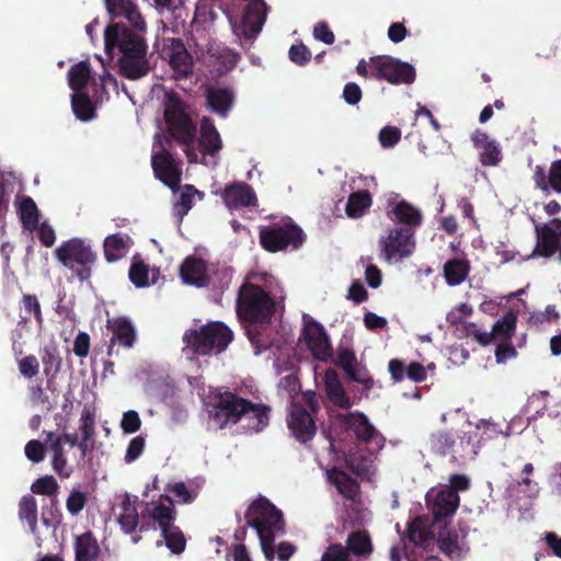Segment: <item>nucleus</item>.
<instances>
[{"instance_id":"obj_58","label":"nucleus","mask_w":561,"mask_h":561,"mask_svg":"<svg viewBox=\"0 0 561 561\" xmlns=\"http://www.w3.org/2000/svg\"><path fill=\"white\" fill-rule=\"evenodd\" d=\"M401 138V130L394 126H386L379 133V141L383 148L393 147Z\"/></svg>"},{"instance_id":"obj_1","label":"nucleus","mask_w":561,"mask_h":561,"mask_svg":"<svg viewBox=\"0 0 561 561\" xmlns=\"http://www.w3.org/2000/svg\"><path fill=\"white\" fill-rule=\"evenodd\" d=\"M244 518L247 525L255 529L265 558L272 560L275 536L285 533L282 511L266 497L260 496L249 505Z\"/></svg>"},{"instance_id":"obj_13","label":"nucleus","mask_w":561,"mask_h":561,"mask_svg":"<svg viewBox=\"0 0 561 561\" xmlns=\"http://www.w3.org/2000/svg\"><path fill=\"white\" fill-rule=\"evenodd\" d=\"M163 59L168 60L176 79H184L193 72V58L180 38H170L161 50Z\"/></svg>"},{"instance_id":"obj_31","label":"nucleus","mask_w":561,"mask_h":561,"mask_svg":"<svg viewBox=\"0 0 561 561\" xmlns=\"http://www.w3.org/2000/svg\"><path fill=\"white\" fill-rule=\"evenodd\" d=\"M161 500L167 501L170 505L152 502L147 504L146 512L154 522L158 523L161 533H168V528L173 526V522L175 519V511L172 507L174 500L168 494L161 495Z\"/></svg>"},{"instance_id":"obj_7","label":"nucleus","mask_w":561,"mask_h":561,"mask_svg":"<svg viewBox=\"0 0 561 561\" xmlns=\"http://www.w3.org/2000/svg\"><path fill=\"white\" fill-rule=\"evenodd\" d=\"M54 256L81 282L90 279L92 267L98 260V254L91 244L81 238H71L61 242L54 250Z\"/></svg>"},{"instance_id":"obj_30","label":"nucleus","mask_w":561,"mask_h":561,"mask_svg":"<svg viewBox=\"0 0 561 561\" xmlns=\"http://www.w3.org/2000/svg\"><path fill=\"white\" fill-rule=\"evenodd\" d=\"M119 73L129 79L137 80L147 76L150 71L147 55H126L118 59Z\"/></svg>"},{"instance_id":"obj_60","label":"nucleus","mask_w":561,"mask_h":561,"mask_svg":"<svg viewBox=\"0 0 561 561\" xmlns=\"http://www.w3.org/2000/svg\"><path fill=\"white\" fill-rule=\"evenodd\" d=\"M94 426H95V416L92 411L84 408L81 414V425L80 431L84 440H90L94 435Z\"/></svg>"},{"instance_id":"obj_61","label":"nucleus","mask_w":561,"mask_h":561,"mask_svg":"<svg viewBox=\"0 0 561 561\" xmlns=\"http://www.w3.org/2000/svg\"><path fill=\"white\" fill-rule=\"evenodd\" d=\"M140 426L141 420L136 411L129 410L123 414L121 427L124 431V433H136L140 428Z\"/></svg>"},{"instance_id":"obj_41","label":"nucleus","mask_w":561,"mask_h":561,"mask_svg":"<svg viewBox=\"0 0 561 561\" xmlns=\"http://www.w3.org/2000/svg\"><path fill=\"white\" fill-rule=\"evenodd\" d=\"M18 215L24 229L35 230L39 222V210L34 199L30 196L21 198Z\"/></svg>"},{"instance_id":"obj_64","label":"nucleus","mask_w":561,"mask_h":561,"mask_svg":"<svg viewBox=\"0 0 561 561\" xmlns=\"http://www.w3.org/2000/svg\"><path fill=\"white\" fill-rule=\"evenodd\" d=\"M517 356V351L512 344L508 342H500L495 350V358L496 363L502 364L506 363L508 359L515 358Z\"/></svg>"},{"instance_id":"obj_33","label":"nucleus","mask_w":561,"mask_h":561,"mask_svg":"<svg viewBox=\"0 0 561 561\" xmlns=\"http://www.w3.org/2000/svg\"><path fill=\"white\" fill-rule=\"evenodd\" d=\"M206 101L214 113L226 117L233 105L234 95L229 88H208L206 90Z\"/></svg>"},{"instance_id":"obj_63","label":"nucleus","mask_w":561,"mask_h":561,"mask_svg":"<svg viewBox=\"0 0 561 561\" xmlns=\"http://www.w3.org/2000/svg\"><path fill=\"white\" fill-rule=\"evenodd\" d=\"M165 491L172 493L180 503L188 504L193 501V496L184 482H175L173 484L169 483Z\"/></svg>"},{"instance_id":"obj_18","label":"nucleus","mask_w":561,"mask_h":561,"mask_svg":"<svg viewBox=\"0 0 561 561\" xmlns=\"http://www.w3.org/2000/svg\"><path fill=\"white\" fill-rule=\"evenodd\" d=\"M334 364L341 367L353 381L366 387L373 383L368 370L357 362L356 354L351 347L339 346Z\"/></svg>"},{"instance_id":"obj_48","label":"nucleus","mask_w":561,"mask_h":561,"mask_svg":"<svg viewBox=\"0 0 561 561\" xmlns=\"http://www.w3.org/2000/svg\"><path fill=\"white\" fill-rule=\"evenodd\" d=\"M162 537L165 540L167 547L175 554H180L184 551L186 546V540L184 538L183 533L176 526H171L168 528V533H161Z\"/></svg>"},{"instance_id":"obj_42","label":"nucleus","mask_w":561,"mask_h":561,"mask_svg":"<svg viewBox=\"0 0 561 561\" xmlns=\"http://www.w3.org/2000/svg\"><path fill=\"white\" fill-rule=\"evenodd\" d=\"M128 236H123L121 233L107 236L103 243L104 256L106 261L116 262L123 256H125L128 250Z\"/></svg>"},{"instance_id":"obj_11","label":"nucleus","mask_w":561,"mask_h":561,"mask_svg":"<svg viewBox=\"0 0 561 561\" xmlns=\"http://www.w3.org/2000/svg\"><path fill=\"white\" fill-rule=\"evenodd\" d=\"M380 251L386 261L402 260L415 249L414 230L409 227H393L388 236L379 240Z\"/></svg>"},{"instance_id":"obj_19","label":"nucleus","mask_w":561,"mask_h":561,"mask_svg":"<svg viewBox=\"0 0 561 561\" xmlns=\"http://www.w3.org/2000/svg\"><path fill=\"white\" fill-rule=\"evenodd\" d=\"M267 14V5L264 0H251L244 8L241 19L242 34L247 39H252L261 32Z\"/></svg>"},{"instance_id":"obj_62","label":"nucleus","mask_w":561,"mask_h":561,"mask_svg":"<svg viewBox=\"0 0 561 561\" xmlns=\"http://www.w3.org/2000/svg\"><path fill=\"white\" fill-rule=\"evenodd\" d=\"M321 561H352L343 550L342 543H331L322 553Z\"/></svg>"},{"instance_id":"obj_57","label":"nucleus","mask_w":561,"mask_h":561,"mask_svg":"<svg viewBox=\"0 0 561 561\" xmlns=\"http://www.w3.org/2000/svg\"><path fill=\"white\" fill-rule=\"evenodd\" d=\"M62 520V513L59 508V502L57 497L51 499L50 506L48 510H44L42 513V522L46 526L51 524H60Z\"/></svg>"},{"instance_id":"obj_40","label":"nucleus","mask_w":561,"mask_h":561,"mask_svg":"<svg viewBox=\"0 0 561 561\" xmlns=\"http://www.w3.org/2000/svg\"><path fill=\"white\" fill-rule=\"evenodd\" d=\"M373 198L368 191L362 190L348 196L345 213L350 218H360L371 206Z\"/></svg>"},{"instance_id":"obj_14","label":"nucleus","mask_w":561,"mask_h":561,"mask_svg":"<svg viewBox=\"0 0 561 561\" xmlns=\"http://www.w3.org/2000/svg\"><path fill=\"white\" fill-rule=\"evenodd\" d=\"M107 329L112 332L107 355H117L115 345L131 348L136 342V329L131 321L125 317H116L107 320Z\"/></svg>"},{"instance_id":"obj_3","label":"nucleus","mask_w":561,"mask_h":561,"mask_svg":"<svg viewBox=\"0 0 561 561\" xmlns=\"http://www.w3.org/2000/svg\"><path fill=\"white\" fill-rule=\"evenodd\" d=\"M232 340L233 332L228 325L221 321H209L198 329H188L184 332L182 351L190 359L217 355L226 351Z\"/></svg>"},{"instance_id":"obj_21","label":"nucleus","mask_w":561,"mask_h":561,"mask_svg":"<svg viewBox=\"0 0 561 561\" xmlns=\"http://www.w3.org/2000/svg\"><path fill=\"white\" fill-rule=\"evenodd\" d=\"M473 147L479 150V161L483 167H496L503 159L502 149L497 141L480 129L471 135Z\"/></svg>"},{"instance_id":"obj_24","label":"nucleus","mask_w":561,"mask_h":561,"mask_svg":"<svg viewBox=\"0 0 561 561\" xmlns=\"http://www.w3.org/2000/svg\"><path fill=\"white\" fill-rule=\"evenodd\" d=\"M343 550L350 559L352 557L358 560L369 559L374 552V545L368 530L357 529L351 531L345 540Z\"/></svg>"},{"instance_id":"obj_59","label":"nucleus","mask_w":561,"mask_h":561,"mask_svg":"<svg viewBox=\"0 0 561 561\" xmlns=\"http://www.w3.org/2000/svg\"><path fill=\"white\" fill-rule=\"evenodd\" d=\"M22 302L25 311L33 313L36 322L42 325L44 320L37 297L35 295L24 294L22 297Z\"/></svg>"},{"instance_id":"obj_36","label":"nucleus","mask_w":561,"mask_h":561,"mask_svg":"<svg viewBox=\"0 0 561 561\" xmlns=\"http://www.w3.org/2000/svg\"><path fill=\"white\" fill-rule=\"evenodd\" d=\"M324 385L327 394L330 400L341 409H348L351 407V399L346 394L337 374L328 369L324 375Z\"/></svg>"},{"instance_id":"obj_47","label":"nucleus","mask_w":561,"mask_h":561,"mask_svg":"<svg viewBox=\"0 0 561 561\" xmlns=\"http://www.w3.org/2000/svg\"><path fill=\"white\" fill-rule=\"evenodd\" d=\"M71 106L76 117L80 121L88 122L95 115L94 106L88 94L75 92L71 98Z\"/></svg>"},{"instance_id":"obj_8","label":"nucleus","mask_w":561,"mask_h":561,"mask_svg":"<svg viewBox=\"0 0 561 561\" xmlns=\"http://www.w3.org/2000/svg\"><path fill=\"white\" fill-rule=\"evenodd\" d=\"M375 79L393 85L411 84L416 78L412 65L387 55H377L373 59Z\"/></svg>"},{"instance_id":"obj_53","label":"nucleus","mask_w":561,"mask_h":561,"mask_svg":"<svg viewBox=\"0 0 561 561\" xmlns=\"http://www.w3.org/2000/svg\"><path fill=\"white\" fill-rule=\"evenodd\" d=\"M24 453L28 460L34 463H38L45 459L46 447L42 442L31 439L25 445Z\"/></svg>"},{"instance_id":"obj_55","label":"nucleus","mask_w":561,"mask_h":561,"mask_svg":"<svg viewBox=\"0 0 561 561\" xmlns=\"http://www.w3.org/2000/svg\"><path fill=\"white\" fill-rule=\"evenodd\" d=\"M288 56L294 64L298 66H305L311 59V51L305 44L300 43L291 45L288 51Z\"/></svg>"},{"instance_id":"obj_37","label":"nucleus","mask_w":561,"mask_h":561,"mask_svg":"<svg viewBox=\"0 0 561 561\" xmlns=\"http://www.w3.org/2000/svg\"><path fill=\"white\" fill-rule=\"evenodd\" d=\"M470 262L466 259L454 257L445 262L443 274L447 285L458 286L470 273Z\"/></svg>"},{"instance_id":"obj_22","label":"nucleus","mask_w":561,"mask_h":561,"mask_svg":"<svg viewBox=\"0 0 561 561\" xmlns=\"http://www.w3.org/2000/svg\"><path fill=\"white\" fill-rule=\"evenodd\" d=\"M433 518L427 515H419L408 523L405 536L407 539L413 545L427 550L433 546L435 540L434 531L432 530Z\"/></svg>"},{"instance_id":"obj_2","label":"nucleus","mask_w":561,"mask_h":561,"mask_svg":"<svg viewBox=\"0 0 561 561\" xmlns=\"http://www.w3.org/2000/svg\"><path fill=\"white\" fill-rule=\"evenodd\" d=\"M249 412H254L253 428L255 431H263L268 426L271 413L268 405L254 403L231 391L219 392L216 396L213 419L219 423L221 428L238 424Z\"/></svg>"},{"instance_id":"obj_43","label":"nucleus","mask_w":561,"mask_h":561,"mask_svg":"<svg viewBox=\"0 0 561 561\" xmlns=\"http://www.w3.org/2000/svg\"><path fill=\"white\" fill-rule=\"evenodd\" d=\"M455 444V435L446 430L433 432L427 440L430 451L439 456H446L450 453L454 449Z\"/></svg>"},{"instance_id":"obj_27","label":"nucleus","mask_w":561,"mask_h":561,"mask_svg":"<svg viewBox=\"0 0 561 561\" xmlns=\"http://www.w3.org/2000/svg\"><path fill=\"white\" fill-rule=\"evenodd\" d=\"M341 420L343 425L348 431H352L362 443L370 442L377 433L368 417L362 412H348L345 415H341Z\"/></svg>"},{"instance_id":"obj_52","label":"nucleus","mask_w":561,"mask_h":561,"mask_svg":"<svg viewBox=\"0 0 561 561\" xmlns=\"http://www.w3.org/2000/svg\"><path fill=\"white\" fill-rule=\"evenodd\" d=\"M560 319V314L557 311L554 305H548L545 311L533 312L529 316V323L536 327L543 324L545 322H552Z\"/></svg>"},{"instance_id":"obj_49","label":"nucleus","mask_w":561,"mask_h":561,"mask_svg":"<svg viewBox=\"0 0 561 561\" xmlns=\"http://www.w3.org/2000/svg\"><path fill=\"white\" fill-rule=\"evenodd\" d=\"M59 485L53 476H44L38 478L31 485V490L34 494L47 495L56 497Z\"/></svg>"},{"instance_id":"obj_5","label":"nucleus","mask_w":561,"mask_h":561,"mask_svg":"<svg viewBox=\"0 0 561 561\" xmlns=\"http://www.w3.org/2000/svg\"><path fill=\"white\" fill-rule=\"evenodd\" d=\"M237 314L250 323H270L275 310V300L261 286L245 282L238 291Z\"/></svg>"},{"instance_id":"obj_23","label":"nucleus","mask_w":561,"mask_h":561,"mask_svg":"<svg viewBox=\"0 0 561 561\" xmlns=\"http://www.w3.org/2000/svg\"><path fill=\"white\" fill-rule=\"evenodd\" d=\"M537 242L531 256H540L545 259L552 257L558 253L557 260L561 263V238L550 225L536 227Z\"/></svg>"},{"instance_id":"obj_20","label":"nucleus","mask_w":561,"mask_h":561,"mask_svg":"<svg viewBox=\"0 0 561 561\" xmlns=\"http://www.w3.org/2000/svg\"><path fill=\"white\" fill-rule=\"evenodd\" d=\"M220 195L229 209L255 206L257 203L254 190L245 182L227 184Z\"/></svg>"},{"instance_id":"obj_26","label":"nucleus","mask_w":561,"mask_h":561,"mask_svg":"<svg viewBox=\"0 0 561 561\" xmlns=\"http://www.w3.org/2000/svg\"><path fill=\"white\" fill-rule=\"evenodd\" d=\"M328 480L345 500L353 503L358 502L360 495L359 483L348 473L341 469L332 468L328 471Z\"/></svg>"},{"instance_id":"obj_4","label":"nucleus","mask_w":561,"mask_h":561,"mask_svg":"<svg viewBox=\"0 0 561 561\" xmlns=\"http://www.w3.org/2000/svg\"><path fill=\"white\" fill-rule=\"evenodd\" d=\"M163 105V116L170 136L185 147L188 161L196 162V154L192 150L196 139V126L181 95L174 91L167 92Z\"/></svg>"},{"instance_id":"obj_54","label":"nucleus","mask_w":561,"mask_h":561,"mask_svg":"<svg viewBox=\"0 0 561 561\" xmlns=\"http://www.w3.org/2000/svg\"><path fill=\"white\" fill-rule=\"evenodd\" d=\"M128 275L136 287L148 285V267L142 262L133 263Z\"/></svg>"},{"instance_id":"obj_39","label":"nucleus","mask_w":561,"mask_h":561,"mask_svg":"<svg viewBox=\"0 0 561 561\" xmlns=\"http://www.w3.org/2000/svg\"><path fill=\"white\" fill-rule=\"evenodd\" d=\"M122 530L126 534H131L139 525V515L137 512L135 501L130 500L129 494L123 496L121 503V513L117 517Z\"/></svg>"},{"instance_id":"obj_10","label":"nucleus","mask_w":561,"mask_h":561,"mask_svg":"<svg viewBox=\"0 0 561 561\" xmlns=\"http://www.w3.org/2000/svg\"><path fill=\"white\" fill-rule=\"evenodd\" d=\"M301 337L311 355L320 360L328 362L333 356V348L324 327L308 314H304Z\"/></svg>"},{"instance_id":"obj_50","label":"nucleus","mask_w":561,"mask_h":561,"mask_svg":"<svg viewBox=\"0 0 561 561\" xmlns=\"http://www.w3.org/2000/svg\"><path fill=\"white\" fill-rule=\"evenodd\" d=\"M198 194L203 196V193H199L193 185H185L184 191L180 194L179 199L175 203L176 211L184 216L186 215L193 206V197Z\"/></svg>"},{"instance_id":"obj_28","label":"nucleus","mask_w":561,"mask_h":561,"mask_svg":"<svg viewBox=\"0 0 561 561\" xmlns=\"http://www.w3.org/2000/svg\"><path fill=\"white\" fill-rule=\"evenodd\" d=\"M388 217L392 221L403 225L402 227H409L414 231L416 227L421 226L423 220L421 210L404 199L396 203L388 210Z\"/></svg>"},{"instance_id":"obj_46","label":"nucleus","mask_w":561,"mask_h":561,"mask_svg":"<svg viewBox=\"0 0 561 561\" xmlns=\"http://www.w3.org/2000/svg\"><path fill=\"white\" fill-rule=\"evenodd\" d=\"M19 518L27 523L32 534L37 533V501L33 495L27 494L21 497L19 502Z\"/></svg>"},{"instance_id":"obj_38","label":"nucleus","mask_w":561,"mask_h":561,"mask_svg":"<svg viewBox=\"0 0 561 561\" xmlns=\"http://www.w3.org/2000/svg\"><path fill=\"white\" fill-rule=\"evenodd\" d=\"M517 323V316L513 311L506 312L501 319H499L488 335H491L490 344L492 342H508L512 340Z\"/></svg>"},{"instance_id":"obj_15","label":"nucleus","mask_w":561,"mask_h":561,"mask_svg":"<svg viewBox=\"0 0 561 561\" xmlns=\"http://www.w3.org/2000/svg\"><path fill=\"white\" fill-rule=\"evenodd\" d=\"M426 502L432 513L433 522H440L456 513L460 497L454 491H447L443 488L436 492H428Z\"/></svg>"},{"instance_id":"obj_51","label":"nucleus","mask_w":561,"mask_h":561,"mask_svg":"<svg viewBox=\"0 0 561 561\" xmlns=\"http://www.w3.org/2000/svg\"><path fill=\"white\" fill-rule=\"evenodd\" d=\"M87 503H88L87 493H84L80 490L73 489V490H71L70 494L68 495V497L66 500V507H67V511L71 515L76 516L84 508Z\"/></svg>"},{"instance_id":"obj_44","label":"nucleus","mask_w":561,"mask_h":561,"mask_svg":"<svg viewBox=\"0 0 561 561\" xmlns=\"http://www.w3.org/2000/svg\"><path fill=\"white\" fill-rule=\"evenodd\" d=\"M41 359L44 366V374L48 377L47 386L49 387L51 380L61 368L62 359L57 345H46L42 351Z\"/></svg>"},{"instance_id":"obj_12","label":"nucleus","mask_w":561,"mask_h":561,"mask_svg":"<svg viewBox=\"0 0 561 561\" xmlns=\"http://www.w3.org/2000/svg\"><path fill=\"white\" fill-rule=\"evenodd\" d=\"M287 426L297 442L306 445L317 433L312 414L299 402H294L287 416Z\"/></svg>"},{"instance_id":"obj_6","label":"nucleus","mask_w":561,"mask_h":561,"mask_svg":"<svg viewBox=\"0 0 561 561\" xmlns=\"http://www.w3.org/2000/svg\"><path fill=\"white\" fill-rule=\"evenodd\" d=\"M306 234L302 229L289 217L278 221L260 226V245L270 253L298 250L305 242Z\"/></svg>"},{"instance_id":"obj_35","label":"nucleus","mask_w":561,"mask_h":561,"mask_svg":"<svg viewBox=\"0 0 561 561\" xmlns=\"http://www.w3.org/2000/svg\"><path fill=\"white\" fill-rule=\"evenodd\" d=\"M50 454V466L54 472L60 479H68L73 473V468L69 463L68 451L58 442H51L48 445Z\"/></svg>"},{"instance_id":"obj_25","label":"nucleus","mask_w":561,"mask_h":561,"mask_svg":"<svg viewBox=\"0 0 561 561\" xmlns=\"http://www.w3.org/2000/svg\"><path fill=\"white\" fill-rule=\"evenodd\" d=\"M180 275L185 284L205 287L209 283L206 262L196 256H188L180 267Z\"/></svg>"},{"instance_id":"obj_16","label":"nucleus","mask_w":561,"mask_h":561,"mask_svg":"<svg viewBox=\"0 0 561 561\" xmlns=\"http://www.w3.org/2000/svg\"><path fill=\"white\" fill-rule=\"evenodd\" d=\"M467 533L462 528L442 527L437 535V546L449 561H460L463 557V539Z\"/></svg>"},{"instance_id":"obj_34","label":"nucleus","mask_w":561,"mask_h":561,"mask_svg":"<svg viewBox=\"0 0 561 561\" xmlns=\"http://www.w3.org/2000/svg\"><path fill=\"white\" fill-rule=\"evenodd\" d=\"M199 146L202 152L209 156L217 154L222 148L220 135L209 117L201 121Z\"/></svg>"},{"instance_id":"obj_29","label":"nucleus","mask_w":561,"mask_h":561,"mask_svg":"<svg viewBox=\"0 0 561 561\" xmlns=\"http://www.w3.org/2000/svg\"><path fill=\"white\" fill-rule=\"evenodd\" d=\"M447 321L450 323V325L456 328L459 339H472L481 346L490 345L489 337L491 335H488L486 331L480 330V328L474 322H467L455 312L448 313Z\"/></svg>"},{"instance_id":"obj_32","label":"nucleus","mask_w":561,"mask_h":561,"mask_svg":"<svg viewBox=\"0 0 561 561\" xmlns=\"http://www.w3.org/2000/svg\"><path fill=\"white\" fill-rule=\"evenodd\" d=\"M73 548L76 561H96L101 553L96 537L90 530L75 538Z\"/></svg>"},{"instance_id":"obj_56","label":"nucleus","mask_w":561,"mask_h":561,"mask_svg":"<svg viewBox=\"0 0 561 561\" xmlns=\"http://www.w3.org/2000/svg\"><path fill=\"white\" fill-rule=\"evenodd\" d=\"M18 364L20 374L27 379L35 377L39 371V363L35 355H27L20 359Z\"/></svg>"},{"instance_id":"obj_17","label":"nucleus","mask_w":561,"mask_h":561,"mask_svg":"<svg viewBox=\"0 0 561 561\" xmlns=\"http://www.w3.org/2000/svg\"><path fill=\"white\" fill-rule=\"evenodd\" d=\"M153 173L158 180L174 190L181 182V170L175 165L172 154L163 149L151 157Z\"/></svg>"},{"instance_id":"obj_45","label":"nucleus","mask_w":561,"mask_h":561,"mask_svg":"<svg viewBox=\"0 0 561 561\" xmlns=\"http://www.w3.org/2000/svg\"><path fill=\"white\" fill-rule=\"evenodd\" d=\"M91 77V67L89 61H79L70 67L68 71L69 87L73 92L83 91Z\"/></svg>"},{"instance_id":"obj_9","label":"nucleus","mask_w":561,"mask_h":561,"mask_svg":"<svg viewBox=\"0 0 561 561\" xmlns=\"http://www.w3.org/2000/svg\"><path fill=\"white\" fill-rule=\"evenodd\" d=\"M104 43L107 53L116 47L122 56L147 55L148 47L144 37L123 24L108 25L104 33Z\"/></svg>"}]
</instances>
